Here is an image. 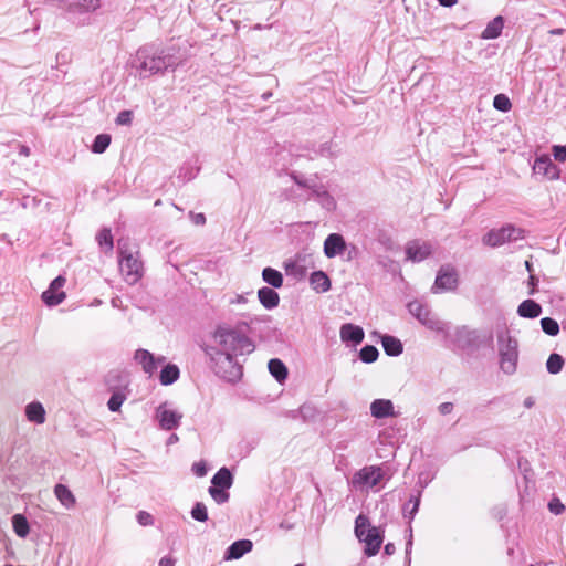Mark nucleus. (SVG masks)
<instances>
[{"label": "nucleus", "instance_id": "15", "mask_svg": "<svg viewBox=\"0 0 566 566\" xmlns=\"http://www.w3.org/2000/svg\"><path fill=\"white\" fill-rule=\"evenodd\" d=\"M444 339L458 347H464L470 342L471 332L465 326H458L453 329L448 325V332H437Z\"/></svg>", "mask_w": 566, "mask_h": 566}, {"label": "nucleus", "instance_id": "26", "mask_svg": "<svg viewBox=\"0 0 566 566\" xmlns=\"http://www.w3.org/2000/svg\"><path fill=\"white\" fill-rule=\"evenodd\" d=\"M315 200L326 210L332 211L336 209L335 198L323 187H319L313 191Z\"/></svg>", "mask_w": 566, "mask_h": 566}, {"label": "nucleus", "instance_id": "25", "mask_svg": "<svg viewBox=\"0 0 566 566\" xmlns=\"http://www.w3.org/2000/svg\"><path fill=\"white\" fill-rule=\"evenodd\" d=\"M258 297L261 304L268 310L274 308L279 305L280 296L274 290L270 287L260 289L258 292Z\"/></svg>", "mask_w": 566, "mask_h": 566}, {"label": "nucleus", "instance_id": "28", "mask_svg": "<svg viewBox=\"0 0 566 566\" xmlns=\"http://www.w3.org/2000/svg\"><path fill=\"white\" fill-rule=\"evenodd\" d=\"M381 344L386 354L389 356H398L403 350L402 343L398 338L390 335H384L381 337Z\"/></svg>", "mask_w": 566, "mask_h": 566}, {"label": "nucleus", "instance_id": "20", "mask_svg": "<svg viewBox=\"0 0 566 566\" xmlns=\"http://www.w3.org/2000/svg\"><path fill=\"white\" fill-rule=\"evenodd\" d=\"M253 544L249 539H240L231 544L224 555L226 560L239 559L252 551Z\"/></svg>", "mask_w": 566, "mask_h": 566}, {"label": "nucleus", "instance_id": "3", "mask_svg": "<svg viewBox=\"0 0 566 566\" xmlns=\"http://www.w3.org/2000/svg\"><path fill=\"white\" fill-rule=\"evenodd\" d=\"M169 66L167 56L158 54L149 49H139L132 60V67L142 78L161 73Z\"/></svg>", "mask_w": 566, "mask_h": 566}, {"label": "nucleus", "instance_id": "30", "mask_svg": "<svg viewBox=\"0 0 566 566\" xmlns=\"http://www.w3.org/2000/svg\"><path fill=\"white\" fill-rule=\"evenodd\" d=\"M268 368L270 374L279 381L283 382L287 377V368L286 366L276 358H273L269 361Z\"/></svg>", "mask_w": 566, "mask_h": 566}, {"label": "nucleus", "instance_id": "14", "mask_svg": "<svg viewBox=\"0 0 566 566\" xmlns=\"http://www.w3.org/2000/svg\"><path fill=\"white\" fill-rule=\"evenodd\" d=\"M431 254V245L427 242L411 241L406 245V259L411 262H421Z\"/></svg>", "mask_w": 566, "mask_h": 566}, {"label": "nucleus", "instance_id": "23", "mask_svg": "<svg viewBox=\"0 0 566 566\" xmlns=\"http://www.w3.org/2000/svg\"><path fill=\"white\" fill-rule=\"evenodd\" d=\"M54 494L59 502L67 510L75 506L76 500L72 491L64 484H56L54 486Z\"/></svg>", "mask_w": 566, "mask_h": 566}, {"label": "nucleus", "instance_id": "61", "mask_svg": "<svg viewBox=\"0 0 566 566\" xmlns=\"http://www.w3.org/2000/svg\"><path fill=\"white\" fill-rule=\"evenodd\" d=\"M525 265H526L527 270L531 271V264L528 261L525 262Z\"/></svg>", "mask_w": 566, "mask_h": 566}, {"label": "nucleus", "instance_id": "52", "mask_svg": "<svg viewBox=\"0 0 566 566\" xmlns=\"http://www.w3.org/2000/svg\"><path fill=\"white\" fill-rule=\"evenodd\" d=\"M191 217L196 224H203L206 222V218L202 213L191 214Z\"/></svg>", "mask_w": 566, "mask_h": 566}, {"label": "nucleus", "instance_id": "54", "mask_svg": "<svg viewBox=\"0 0 566 566\" xmlns=\"http://www.w3.org/2000/svg\"><path fill=\"white\" fill-rule=\"evenodd\" d=\"M438 1L443 7H452L458 2V0H438Z\"/></svg>", "mask_w": 566, "mask_h": 566}, {"label": "nucleus", "instance_id": "24", "mask_svg": "<svg viewBox=\"0 0 566 566\" xmlns=\"http://www.w3.org/2000/svg\"><path fill=\"white\" fill-rule=\"evenodd\" d=\"M503 27L504 20L501 15H497L486 24L485 29L481 33V38L483 40L496 39L501 35Z\"/></svg>", "mask_w": 566, "mask_h": 566}, {"label": "nucleus", "instance_id": "37", "mask_svg": "<svg viewBox=\"0 0 566 566\" xmlns=\"http://www.w3.org/2000/svg\"><path fill=\"white\" fill-rule=\"evenodd\" d=\"M541 325L543 331L551 336H556L559 333L558 323L549 317H545L541 321Z\"/></svg>", "mask_w": 566, "mask_h": 566}, {"label": "nucleus", "instance_id": "41", "mask_svg": "<svg viewBox=\"0 0 566 566\" xmlns=\"http://www.w3.org/2000/svg\"><path fill=\"white\" fill-rule=\"evenodd\" d=\"M124 401H125V396L119 392H115L111 396V398L107 402L108 409L111 411H118Z\"/></svg>", "mask_w": 566, "mask_h": 566}, {"label": "nucleus", "instance_id": "18", "mask_svg": "<svg viewBox=\"0 0 566 566\" xmlns=\"http://www.w3.org/2000/svg\"><path fill=\"white\" fill-rule=\"evenodd\" d=\"M339 336L345 343L350 342L354 345H358L363 342L365 334L360 326L347 323L340 327Z\"/></svg>", "mask_w": 566, "mask_h": 566}, {"label": "nucleus", "instance_id": "13", "mask_svg": "<svg viewBox=\"0 0 566 566\" xmlns=\"http://www.w3.org/2000/svg\"><path fill=\"white\" fill-rule=\"evenodd\" d=\"M458 285V274L453 269L442 268L436 279L433 292L452 291Z\"/></svg>", "mask_w": 566, "mask_h": 566}, {"label": "nucleus", "instance_id": "59", "mask_svg": "<svg viewBox=\"0 0 566 566\" xmlns=\"http://www.w3.org/2000/svg\"><path fill=\"white\" fill-rule=\"evenodd\" d=\"M102 302L101 300H95L93 303H92V306H96V305H99Z\"/></svg>", "mask_w": 566, "mask_h": 566}, {"label": "nucleus", "instance_id": "62", "mask_svg": "<svg viewBox=\"0 0 566 566\" xmlns=\"http://www.w3.org/2000/svg\"><path fill=\"white\" fill-rule=\"evenodd\" d=\"M530 280H531V284H534V280H535V279H534V276H533V275H531Z\"/></svg>", "mask_w": 566, "mask_h": 566}, {"label": "nucleus", "instance_id": "58", "mask_svg": "<svg viewBox=\"0 0 566 566\" xmlns=\"http://www.w3.org/2000/svg\"><path fill=\"white\" fill-rule=\"evenodd\" d=\"M176 441H178V437L176 434H171L168 439L169 444L175 443Z\"/></svg>", "mask_w": 566, "mask_h": 566}, {"label": "nucleus", "instance_id": "49", "mask_svg": "<svg viewBox=\"0 0 566 566\" xmlns=\"http://www.w3.org/2000/svg\"><path fill=\"white\" fill-rule=\"evenodd\" d=\"M175 558H172L171 556H165L159 560L158 566H175Z\"/></svg>", "mask_w": 566, "mask_h": 566}, {"label": "nucleus", "instance_id": "31", "mask_svg": "<svg viewBox=\"0 0 566 566\" xmlns=\"http://www.w3.org/2000/svg\"><path fill=\"white\" fill-rule=\"evenodd\" d=\"M12 527L14 533L21 538L27 537L30 532L29 522L22 514H14L12 516Z\"/></svg>", "mask_w": 566, "mask_h": 566}, {"label": "nucleus", "instance_id": "4", "mask_svg": "<svg viewBox=\"0 0 566 566\" xmlns=\"http://www.w3.org/2000/svg\"><path fill=\"white\" fill-rule=\"evenodd\" d=\"M118 265L123 280L129 285L139 282L144 275V264L140 260V254L130 247L119 244Z\"/></svg>", "mask_w": 566, "mask_h": 566}, {"label": "nucleus", "instance_id": "29", "mask_svg": "<svg viewBox=\"0 0 566 566\" xmlns=\"http://www.w3.org/2000/svg\"><path fill=\"white\" fill-rule=\"evenodd\" d=\"M233 482L232 474L227 468H221L212 478V486L228 490Z\"/></svg>", "mask_w": 566, "mask_h": 566}, {"label": "nucleus", "instance_id": "12", "mask_svg": "<svg viewBox=\"0 0 566 566\" xmlns=\"http://www.w3.org/2000/svg\"><path fill=\"white\" fill-rule=\"evenodd\" d=\"M532 170L535 175H538L546 180H557L560 177V169L546 154L535 158Z\"/></svg>", "mask_w": 566, "mask_h": 566}, {"label": "nucleus", "instance_id": "9", "mask_svg": "<svg viewBox=\"0 0 566 566\" xmlns=\"http://www.w3.org/2000/svg\"><path fill=\"white\" fill-rule=\"evenodd\" d=\"M155 417L161 429L172 430L178 428L182 413L174 408L169 402H164L157 407Z\"/></svg>", "mask_w": 566, "mask_h": 566}, {"label": "nucleus", "instance_id": "38", "mask_svg": "<svg viewBox=\"0 0 566 566\" xmlns=\"http://www.w3.org/2000/svg\"><path fill=\"white\" fill-rule=\"evenodd\" d=\"M493 106L497 111L509 112L512 107L510 98L504 94H497L493 99Z\"/></svg>", "mask_w": 566, "mask_h": 566}, {"label": "nucleus", "instance_id": "51", "mask_svg": "<svg viewBox=\"0 0 566 566\" xmlns=\"http://www.w3.org/2000/svg\"><path fill=\"white\" fill-rule=\"evenodd\" d=\"M229 303L231 305H233V304H245L247 303V298L243 295H234L233 297H231L229 300Z\"/></svg>", "mask_w": 566, "mask_h": 566}, {"label": "nucleus", "instance_id": "11", "mask_svg": "<svg viewBox=\"0 0 566 566\" xmlns=\"http://www.w3.org/2000/svg\"><path fill=\"white\" fill-rule=\"evenodd\" d=\"M134 361L138 365L142 370L151 377L160 365L166 361L165 356H155L147 349H137L134 354Z\"/></svg>", "mask_w": 566, "mask_h": 566}, {"label": "nucleus", "instance_id": "17", "mask_svg": "<svg viewBox=\"0 0 566 566\" xmlns=\"http://www.w3.org/2000/svg\"><path fill=\"white\" fill-rule=\"evenodd\" d=\"M24 415L29 422L43 424L46 420V411L40 401L29 402L24 407Z\"/></svg>", "mask_w": 566, "mask_h": 566}, {"label": "nucleus", "instance_id": "47", "mask_svg": "<svg viewBox=\"0 0 566 566\" xmlns=\"http://www.w3.org/2000/svg\"><path fill=\"white\" fill-rule=\"evenodd\" d=\"M286 270L292 274H300V275L305 274V271L302 268H300L296 263L287 264Z\"/></svg>", "mask_w": 566, "mask_h": 566}, {"label": "nucleus", "instance_id": "46", "mask_svg": "<svg viewBox=\"0 0 566 566\" xmlns=\"http://www.w3.org/2000/svg\"><path fill=\"white\" fill-rule=\"evenodd\" d=\"M548 507L554 514H560L565 509L564 504H562L558 500L552 501L548 504Z\"/></svg>", "mask_w": 566, "mask_h": 566}, {"label": "nucleus", "instance_id": "21", "mask_svg": "<svg viewBox=\"0 0 566 566\" xmlns=\"http://www.w3.org/2000/svg\"><path fill=\"white\" fill-rule=\"evenodd\" d=\"M159 381L163 386H169L176 382L180 377V369L176 364L167 363L161 365Z\"/></svg>", "mask_w": 566, "mask_h": 566}, {"label": "nucleus", "instance_id": "27", "mask_svg": "<svg viewBox=\"0 0 566 566\" xmlns=\"http://www.w3.org/2000/svg\"><path fill=\"white\" fill-rule=\"evenodd\" d=\"M542 307L533 300H526L518 305L517 313L522 317L535 318L541 315Z\"/></svg>", "mask_w": 566, "mask_h": 566}, {"label": "nucleus", "instance_id": "32", "mask_svg": "<svg viewBox=\"0 0 566 566\" xmlns=\"http://www.w3.org/2000/svg\"><path fill=\"white\" fill-rule=\"evenodd\" d=\"M262 277L268 284L272 285L273 287L279 289L283 285V275L275 269L265 268L262 271Z\"/></svg>", "mask_w": 566, "mask_h": 566}, {"label": "nucleus", "instance_id": "63", "mask_svg": "<svg viewBox=\"0 0 566 566\" xmlns=\"http://www.w3.org/2000/svg\"><path fill=\"white\" fill-rule=\"evenodd\" d=\"M530 566H534V565H530Z\"/></svg>", "mask_w": 566, "mask_h": 566}, {"label": "nucleus", "instance_id": "56", "mask_svg": "<svg viewBox=\"0 0 566 566\" xmlns=\"http://www.w3.org/2000/svg\"><path fill=\"white\" fill-rule=\"evenodd\" d=\"M549 33H551L552 35H562V34L564 33V29H560V28H558V29H553V30H551V31H549Z\"/></svg>", "mask_w": 566, "mask_h": 566}, {"label": "nucleus", "instance_id": "5", "mask_svg": "<svg viewBox=\"0 0 566 566\" xmlns=\"http://www.w3.org/2000/svg\"><path fill=\"white\" fill-rule=\"evenodd\" d=\"M517 340L507 331L497 333V350L500 355L501 369L506 374L516 370L518 360Z\"/></svg>", "mask_w": 566, "mask_h": 566}, {"label": "nucleus", "instance_id": "16", "mask_svg": "<svg viewBox=\"0 0 566 566\" xmlns=\"http://www.w3.org/2000/svg\"><path fill=\"white\" fill-rule=\"evenodd\" d=\"M346 242L343 235L332 233L324 241V254L328 259L342 255L346 250Z\"/></svg>", "mask_w": 566, "mask_h": 566}, {"label": "nucleus", "instance_id": "10", "mask_svg": "<svg viewBox=\"0 0 566 566\" xmlns=\"http://www.w3.org/2000/svg\"><path fill=\"white\" fill-rule=\"evenodd\" d=\"M65 283L66 279L59 275L50 283L49 287L43 291L41 300L46 306H56L66 298V293L64 291Z\"/></svg>", "mask_w": 566, "mask_h": 566}, {"label": "nucleus", "instance_id": "42", "mask_svg": "<svg viewBox=\"0 0 566 566\" xmlns=\"http://www.w3.org/2000/svg\"><path fill=\"white\" fill-rule=\"evenodd\" d=\"M552 154L554 159L559 163L566 161V146L563 145H554L552 146Z\"/></svg>", "mask_w": 566, "mask_h": 566}, {"label": "nucleus", "instance_id": "53", "mask_svg": "<svg viewBox=\"0 0 566 566\" xmlns=\"http://www.w3.org/2000/svg\"><path fill=\"white\" fill-rule=\"evenodd\" d=\"M395 552H396V547H395V545H394V544L388 543V544L385 546V554H386V555H392Z\"/></svg>", "mask_w": 566, "mask_h": 566}, {"label": "nucleus", "instance_id": "55", "mask_svg": "<svg viewBox=\"0 0 566 566\" xmlns=\"http://www.w3.org/2000/svg\"><path fill=\"white\" fill-rule=\"evenodd\" d=\"M20 154H21L22 156L28 157V156L30 155V149H29V147H27V146H22V147L20 148Z\"/></svg>", "mask_w": 566, "mask_h": 566}, {"label": "nucleus", "instance_id": "44", "mask_svg": "<svg viewBox=\"0 0 566 566\" xmlns=\"http://www.w3.org/2000/svg\"><path fill=\"white\" fill-rule=\"evenodd\" d=\"M133 114L129 111H123L117 115L116 123L118 125H129L132 123Z\"/></svg>", "mask_w": 566, "mask_h": 566}, {"label": "nucleus", "instance_id": "45", "mask_svg": "<svg viewBox=\"0 0 566 566\" xmlns=\"http://www.w3.org/2000/svg\"><path fill=\"white\" fill-rule=\"evenodd\" d=\"M192 471L197 476H205L207 474V465L206 462L199 461L193 463Z\"/></svg>", "mask_w": 566, "mask_h": 566}, {"label": "nucleus", "instance_id": "60", "mask_svg": "<svg viewBox=\"0 0 566 566\" xmlns=\"http://www.w3.org/2000/svg\"><path fill=\"white\" fill-rule=\"evenodd\" d=\"M532 405H533V402H532L530 399H527V400L525 401V406H526V407H528V408H530V407H532Z\"/></svg>", "mask_w": 566, "mask_h": 566}, {"label": "nucleus", "instance_id": "7", "mask_svg": "<svg viewBox=\"0 0 566 566\" xmlns=\"http://www.w3.org/2000/svg\"><path fill=\"white\" fill-rule=\"evenodd\" d=\"M385 476L382 468L378 465H368L358 470L352 479V486L356 491H368L377 486Z\"/></svg>", "mask_w": 566, "mask_h": 566}, {"label": "nucleus", "instance_id": "33", "mask_svg": "<svg viewBox=\"0 0 566 566\" xmlns=\"http://www.w3.org/2000/svg\"><path fill=\"white\" fill-rule=\"evenodd\" d=\"M97 242L102 249H104L106 252H111L113 250L114 243H113V237L109 229H103L98 232Z\"/></svg>", "mask_w": 566, "mask_h": 566}, {"label": "nucleus", "instance_id": "40", "mask_svg": "<svg viewBox=\"0 0 566 566\" xmlns=\"http://www.w3.org/2000/svg\"><path fill=\"white\" fill-rule=\"evenodd\" d=\"M191 516L197 521L206 522L208 520L206 505L202 503H197L191 511Z\"/></svg>", "mask_w": 566, "mask_h": 566}, {"label": "nucleus", "instance_id": "39", "mask_svg": "<svg viewBox=\"0 0 566 566\" xmlns=\"http://www.w3.org/2000/svg\"><path fill=\"white\" fill-rule=\"evenodd\" d=\"M209 494L218 504L224 503L229 499V493L227 490L217 486H210Z\"/></svg>", "mask_w": 566, "mask_h": 566}, {"label": "nucleus", "instance_id": "36", "mask_svg": "<svg viewBox=\"0 0 566 566\" xmlns=\"http://www.w3.org/2000/svg\"><path fill=\"white\" fill-rule=\"evenodd\" d=\"M359 357L364 363H374L378 358V350L376 347L367 345L360 349Z\"/></svg>", "mask_w": 566, "mask_h": 566}, {"label": "nucleus", "instance_id": "34", "mask_svg": "<svg viewBox=\"0 0 566 566\" xmlns=\"http://www.w3.org/2000/svg\"><path fill=\"white\" fill-rule=\"evenodd\" d=\"M564 366V359L558 354H551L547 361H546V368L549 374H558Z\"/></svg>", "mask_w": 566, "mask_h": 566}, {"label": "nucleus", "instance_id": "22", "mask_svg": "<svg viewBox=\"0 0 566 566\" xmlns=\"http://www.w3.org/2000/svg\"><path fill=\"white\" fill-rule=\"evenodd\" d=\"M310 285L316 293H325L331 290L332 283L323 271H315L310 276Z\"/></svg>", "mask_w": 566, "mask_h": 566}, {"label": "nucleus", "instance_id": "1", "mask_svg": "<svg viewBox=\"0 0 566 566\" xmlns=\"http://www.w3.org/2000/svg\"><path fill=\"white\" fill-rule=\"evenodd\" d=\"M212 371L228 382L242 377L238 357L253 352L254 346L244 334L228 324L217 325L200 343Z\"/></svg>", "mask_w": 566, "mask_h": 566}, {"label": "nucleus", "instance_id": "43", "mask_svg": "<svg viewBox=\"0 0 566 566\" xmlns=\"http://www.w3.org/2000/svg\"><path fill=\"white\" fill-rule=\"evenodd\" d=\"M137 522L143 526H149L154 524V517L146 511H139L136 515Z\"/></svg>", "mask_w": 566, "mask_h": 566}, {"label": "nucleus", "instance_id": "50", "mask_svg": "<svg viewBox=\"0 0 566 566\" xmlns=\"http://www.w3.org/2000/svg\"><path fill=\"white\" fill-rule=\"evenodd\" d=\"M411 547H412V531L410 530L409 538H408L407 545H406V556H407L408 562H410Z\"/></svg>", "mask_w": 566, "mask_h": 566}, {"label": "nucleus", "instance_id": "48", "mask_svg": "<svg viewBox=\"0 0 566 566\" xmlns=\"http://www.w3.org/2000/svg\"><path fill=\"white\" fill-rule=\"evenodd\" d=\"M453 405L451 402H443L439 406V412L441 415H448L452 411Z\"/></svg>", "mask_w": 566, "mask_h": 566}, {"label": "nucleus", "instance_id": "35", "mask_svg": "<svg viewBox=\"0 0 566 566\" xmlns=\"http://www.w3.org/2000/svg\"><path fill=\"white\" fill-rule=\"evenodd\" d=\"M111 144V136L107 134H101L95 137L92 146V151L95 154H102Z\"/></svg>", "mask_w": 566, "mask_h": 566}, {"label": "nucleus", "instance_id": "19", "mask_svg": "<svg viewBox=\"0 0 566 566\" xmlns=\"http://www.w3.org/2000/svg\"><path fill=\"white\" fill-rule=\"evenodd\" d=\"M370 413L377 419L395 417V407L389 399H376L370 403Z\"/></svg>", "mask_w": 566, "mask_h": 566}, {"label": "nucleus", "instance_id": "8", "mask_svg": "<svg viewBox=\"0 0 566 566\" xmlns=\"http://www.w3.org/2000/svg\"><path fill=\"white\" fill-rule=\"evenodd\" d=\"M522 238L523 230L509 224L500 229L491 230L484 235L483 242L490 247H499L506 242L517 241Z\"/></svg>", "mask_w": 566, "mask_h": 566}, {"label": "nucleus", "instance_id": "6", "mask_svg": "<svg viewBox=\"0 0 566 566\" xmlns=\"http://www.w3.org/2000/svg\"><path fill=\"white\" fill-rule=\"evenodd\" d=\"M408 312L424 327L433 332H448V323L437 317L422 302L415 300L407 304Z\"/></svg>", "mask_w": 566, "mask_h": 566}, {"label": "nucleus", "instance_id": "2", "mask_svg": "<svg viewBox=\"0 0 566 566\" xmlns=\"http://www.w3.org/2000/svg\"><path fill=\"white\" fill-rule=\"evenodd\" d=\"M355 536L364 545V554L373 557L378 554L384 542V530L371 525L369 518L359 514L355 520Z\"/></svg>", "mask_w": 566, "mask_h": 566}, {"label": "nucleus", "instance_id": "57", "mask_svg": "<svg viewBox=\"0 0 566 566\" xmlns=\"http://www.w3.org/2000/svg\"><path fill=\"white\" fill-rule=\"evenodd\" d=\"M418 506H419V500H416L415 504L412 506V510L410 512L411 515H415V513L418 511Z\"/></svg>", "mask_w": 566, "mask_h": 566}]
</instances>
